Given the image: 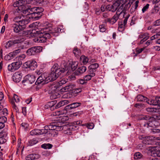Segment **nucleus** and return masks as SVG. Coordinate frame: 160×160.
Returning <instances> with one entry per match:
<instances>
[{
    "instance_id": "nucleus-1",
    "label": "nucleus",
    "mask_w": 160,
    "mask_h": 160,
    "mask_svg": "<svg viewBox=\"0 0 160 160\" xmlns=\"http://www.w3.org/2000/svg\"><path fill=\"white\" fill-rule=\"evenodd\" d=\"M51 28H45L42 29L40 31H33V33L34 34L39 33L42 34L44 35L43 37H41L38 38L37 39L38 42L42 43L46 42L47 39L50 38L52 36H56L61 31V29L58 27L54 28V29L51 30Z\"/></svg>"
},
{
    "instance_id": "nucleus-2",
    "label": "nucleus",
    "mask_w": 160,
    "mask_h": 160,
    "mask_svg": "<svg viewBox=\"0 0 160 160\" xmlns=\"http://www.w3.org/2000/svg\"><path fill=\"white\" fill-rule=\"evenodd\" d=\"M63 123L59 122H54L51 123L48 126H45L44 127L45 130L47 131L48 130H56L57 131H60L63 129H67L70 130L73 129H75V127L74 126H64L63 127Z\"/></svg>"
},
{
    "instance_id": "nucleus-3",
    "label": "nucleus",
    "mask_w": 160,
    "mask_h": 160,
    "mask_svg": "<svg viewBox=\"0 0 160 160\" xmlns=\"http://www.w3.org/2000/svg\"><path fill=\"white\" fill-rule=\"evenodd\" d=\"M39 22H33L31 24H30L29 26V27L30 28H32L33 29L32 31L31 30L28 31V32H27V34L30 35L29 38H31V37H37L34 39L35 41L36 42H37V39L38 38L41 37H43L44 35H42V34H41L39 33H37L38 34H36V35H35V34H34V33H33V31H40L41 29L45 28H43L42 29L38 28L39 26Z\"/></svg>"
},
{
    "instance_id": "nucleus-4",
    "label": "nucleus",
    "mask_w": 160,
    "mask_h": 160,
    "mask_svg": "<svg viewBox=\"0 0 160 160\" xmlns=\"http://www.w3.org/2000/svg\"><path fill=\"white\" fill-rule=\"evenodd\" d=\"M64 68H59L52 71L48 76L47 75V80L48 83L50 82L56 80L59 76L65 72Z\"/></svg>"
},
{
    "instance_id": "nucleus-5",
    "label": "nucleus",
    "mask_w": 160,
    "mask_h": 160,
    "mask_svg": "<svg viewBox=\"0 0 160 160\" xmlns=\"http://www.w3.org/2000/svg\"><path fill=\"white\" fill-rule=\"evenodd\" d=\"M25 40V37L23 36H18L14 40H9L5 44V47L7 49L12 47L15 44H19L23 42Z\"/></svg>"
},
{
    "instance_id": "nucleus-6",
    "label": "nucleus",
    "mask_w": 160,
    "mask_h": 160,
    "mask_svg": "<svg viewBox=\"0 0 160 160\" xmlns=\"http://www.w3.org/2000/svg\"><path fill=\"white\" fill-rule=\"evenodd\" d=\"M26 24H18V25L14 23H12L11 25V27L15 32L18 33L25 29L26 27Z\"/></svg>"
},
{
    "instance_id": "nucleus-7",
    "label": "nucleus",
    "mask_w": 160,
    "mask_h": 160,
    "mask_svg": "<svg viewBox=\"0 0 160 160\" xmlns=\"http://www.w3.org/2000/svg\"><path fill=\"white\" fill-rule=\"evenodd\" d=\"M35 78L36 77L33 75L28 74L25 77L24 79L22 81V83L24 85L32 83L35 82Z\"/></svg>"
},
{
    "instance_id": "nucleus-8",
    "label": "nucleus",
    "mask_w": 160,
    "mask_h": 160,
    "mask_svg": "<svg viewBox=\"0 0 160 160\" xmlns=\"http://www.w3.org/2000/svg\"><path fill=\"white\" fill-rule=\"evenodd\" d=\"M22 61H18L12 63L11 64L9 65L8 66V69L12 72H14L18 69L22 64Z\"/></svg>"
},
{
    "instance_id": "nucleus-9",
    "label": "nucleus",
    "mask_w": 160,
    "mask_h": 160,
    "mask_svg": "<svg viewBox=\"0 0 160 160\" xmlns=\"http://www.w3.org/2000/svg\"><path fill=\"white\" fill-rule=\"evenodd\" d=\"M78 62H69V65L68 66V68L67 69H66V68H65V71L67 72V73L68 74H69V73H70L72 72L75 70L78 66Z\"/></svg>"
},
{
    "instance_id": "nucleus-10",
    "label": "nucleus",
    "mask_w": 160,
    "mask_h": 160,
    "mask_svg": "<svg viewBox=\"0 0 160 160\" xmlns=\"http://www.w3.org/2000/svg\"><path fill=\"white\" fill-rule=\"evenodd\" d=\"M13 21L14 22L18 24H28L29 22V20L24 19L23 17L20 16H18L13 17Z\"/></svg>"
},
{
    "instance_id": "nucleus-11",
    "label": "nucleus",
    "mask_w": 160,
    "mask_h": 160,
    "mask_svg": "<svg viewBox=\"0 0 160 160\" xmlns=\"http://www.w3.org/2000/svg\"><path fill=\"white\" fill-rule=\"evenodd\" d=\"M47 74L44 73L41 74L40 76H39L35 82V84H39L42 83V85L47 83H48V81H46L47 80Z\"/></svg>"
},
{
    "instance_id": "nucleus-12",
    "label": "nucleus",
    "mask_w": 160,
    "mask_h": 160,
    "mask_svg": "<svg viewBox=\"0 0 160 160\" xmlns=\"http://www.w3.org/2000/svg\"><path fill=\"white\" fill-rule=\"evenodd\" d=\"M30 0H13V6L14 7H18L30 3Z\"/></svg>"
},
{
    "instance_id": "nucleus-13",
    "label": "nucleus",
    "mask_w": 160,
    "mask_h": 160,
    "mask_svg": "<svg viewBox=\"0 0 160 160\" xmlns=\"http://www.w3.org/2000/svg\"><path fill=\"white\" fill-rule=\"evenodd\" d=\"M24 65L26 68H30L31 69L34 70L37 67V63L34 60H30L25 63Z\"/></svg>"
},
{
    "instance_id": "nucleus-14",
    "label": "nucleus",
    "mask_w": 160,
    "mask_h": 160,
    "mask_svg": "<svg viewBox=\"0 0 160 160\" xmlns=\"http://www.w3.org/2000/svg\"><path fill=\"white\" fill-rule=\"evenodd\" d=\"M39 47H33L28 49L26 52L29 56L34 55L39 52Z\"/></svg>"
},
{
    "instance_id": "nucleus-15",
    "label": "nucleus",
    "mask_w": 160,
    "mask_h": 160,
    "mask_svg": "<svg viewBox=\"0 0 160 160\" xmlns=\"http://www.w3.org/2000/svg\"><path fill=\"white\" fill-rule=\"evenodd\" d=\"M119 15L118 14L116 13L112 18H107L105 19L104 21V22L105 23L109 22L112 24H113L118 19Z\"/></svg>"
},
{
    "instance_id": "nucleus-16",
    "label": "nucleus",
    "mask_w": 160,
    "mask_h": 160,
    "mask_svg": "<svg viewBox=\"0 0 160 160\" xmlns=\"http://www.w3.org/2000/svg\"><path fill=\"white\" fill-rule=\"evenodd\" d=\"M22 78V74L19 72H16L12 77L13 81L16 83L19 82L21 80Z\"/></svg>"
},
{
    "instance_id": "nucleus-17",
    "label": "nucleus",
    "mask_w": 160,
    "mask_h": 160,
    "mask_svg": "<svg viewBox=\"0 0 160 160\" xmlns=\"http://www.w3.org/2000/svg\"><path fill=\"white\" fill-rule=\"evenodd\" d=\"M82 121H78L74 122H73L74 125H72V126L63 125V127H64V126H67V127L74 126V127H76V128H75L76 129L75 130L73 129L72 130H67V129H64V130L66 131L67 132H65V133L70 134L71 133H72L71 131H74V130H77L78 129V126H76V125H80L82 123Z\"/></svg>"
},
{
    "instance_id": "nucleus-18",
    "label": "nucleus",
    "mask_w": 160,
    "mask_h": 160,
    "mask_svg": "<svg viewBox=\"0 0 160 160\" xmlns=\"http://www.w3.org/2000/svg\"><path fill=\"white\" fill-rule=\"evenodd\" d=\"M119 5L117 2L114 3L113 5H107L106 11L114 12L118 9Z\"/></svg>"
},
{
    "instance_id": "nucleus-19",
    "label": "nucleus",
    "mask_w": 160,
    "mask_h": 160,
    "mask_svg": "<svg viewBox=\"0 0 160 160\" xmlns=\"http://www.w3.org/2000/svg\"><path fill=\"white\" fill-rule=\"evenodd\" d=\"M40 157V156L38 154H31L27 156L26 157L27 160H32L38 159Z\"/></svg>"
},
{
    "instance_id": "nucleus-20",
    "label": "nucleus",
    "mask_w": 160,
    "mask_h": 160,
    "mask_svg": "<svg viewBox=\"0 0 160 160\" xmlns=\"http://www.w3.org/2000/svg\"><path fill=\"white\" fill-rule=\"evenodd\" d=\"M57 102L56 100H54L47 103L46 105L45 106V108H50L51 110H53L55 108L54 105L56 104Z\"/></svg>"
},
{
    "instance_id": "nucleus-21",
    "label": "nucleus",
    "mask_w": 160,
    "mask_h": 160,
    "mask_svg": "<svg viewBox=\"0 0 160 160\" xmlns=\"http://www.w3.org/2000/svg\"><path fill=\"white\" fill-rule=\"evenodd\" d=\"M146 110L148 112H157L160 114V107L158 108H146Z\"/></svg>"
},
{
    "instance_id": "nucleus-22",
    "label": "nucleus",
    "mask_w": 160,
    "mask_h": 160,
    "mask_svg": "<svg viewBox=\"0 0 160 160\" xmlns=\"http://www.w3.org/2000/svg\"><path fill=\"white\" fill-rule=\"evenodd\" d=\"M87 68L85 66H82L78 68L76 71H75V74L77 75L83 73L86 70Z\"/></svg>"
},
{
    "instance_id": "nucleus-23",
    "label": "nucleus",
    "mask_w": 160,
    "mask_h": 160,
    "mask_svg": "<svg viewBox=\"0 0 160 160\" xmlns=\"http://www.w3.org/2000/svg\"><path fill=\"white\" fill-rule=\"evenodd\" d=\"M140 139H142V142L146 144H149L151 143V141L148 137H144L142 136H140L139 137Z\"/></svg>"
},
{
    "instance_id": "nucleus-24",
    "label": "nucleus",
    "mask_w": 160,
    "mask_h": 160,
    "mask_svg": "<svg viewBox=\"0 0 160 160\" xmlns=\"http://www.w3.org/2000/svg\"><path fill=\"white\" fill-rule=\"evenodd\" d=\"M136 99L138 101L146 102L147 103L148 100L146 97L141 95H138Z\"/></svg>"
},
{
    "instance_id": "nucleus-25",
    "label": "nucleus",
    "mask_w": 160,
    "mask_h": 160,
    "mask_svg": "<svg viewBox=\"0 0 160 160\" xmlns=\"http://www.w3.org/2000/svg\"><path fill=\"white\" fill-rule=\"evenodd\" d=\"M124 6L123 5H122L118 8L116 13L119 15H122L123 17H124V15L125 14V11L124 9Z\"/></svg>"
},
{
    "instance_id": "nucleus-26",
    "label": "nucleus",
    "mask_w": 160,
    "mask_h": 160,
    "mask_svg": "<svg viewBox=\"0 0 160 160\" xmlns=\"http://www.w3.org/2000/svg\"><path fill=\"white\" fill-rule=\"evenodd\" d=\"M158 147L157 146L153 147L152 149H153L154 151L152 152L151 153L152 155H153L154 157L157 156L160 157V150H156V148Z\"/></svg>"
},
{
    "instance_id": "nucleus-27",
    "label": "nucleus",
    "mask_w": 160,
    "mask_h": 160,
    "mask_svg": "<svg viewBox=\"0 0 160 160\" xmlns=\"http://www.w3.org/2000/svg\"><path fill=\"white\" fill-rule=\"evenodd\" d=\"M69 102L67 100H64L59 102L55 106V108H58L61 106H63L65 104H68Z\"/></svg>"
},
{
    "instance_id": "nucleus-28",
    "label": "nucleus",
    "mask_w": 160,
    "mask_h": 160,
    "mask_svg": "<svg viewBox=\"0 0 160 160\" xmlns=\"http://www.w3.org/2000/svg\"><path fill=\"white\" fill-rule=\"evenodd\" d=\"M13 98L14 100H12L11 102L12 103V107L13 108H15L16 109V106L14 102L13 101L14 100L16 102H18L20 101V98L18 96L15 94H14Z\"/></svg>"
},
{
    "instance_id": "nucleus-29",
    "label": "nucleus",
    "mask_w": 160,
    "mask_h": 160,
    "mask_svg": "<svg viewBox=\"0 0 160 160\" xmlns=\"http://www.w3.org/2000/svg\"><path fill=\"white\" fill-rule=\"evenodd\" d=\"M49 87L50 89L51 90V92H53L55 91L58 88L59 86L58 83H53L51 84Z\"/></svg>"
},
{
    "instance_id": "nucleus-30",
    "label": "nucleus",
    "mask_w": 160,
    "mask_h": 160,
    "mask_svg": "<svg viewBox=\"0 0 160 160\" xmlns=\"http://www.w3.org/2000/svg\"><path fill=\"white\" fill-rule=\"evenodd\" d=\"M75 86L74 85H69L63 88V89L65 90V92H69L73 89Z\"/></svg>"
},
{
    "instance_id": "nucleus-31",
    "label": "nucleus",
    "mask_w": 160,
    "mask_h": 160,
    "mask_svg": "<svg viewBox=\"0 0 160 160\" xmlns=\"http://www.w3.org/2000/svg\"><path fill=\"white\" fill-rule=\"evenodd\" d=\"M80 60L84 64H86L88 62V59L84 55H82L80 57Z\"/></svg>"
},
{
    "instance_id": "nucleus-32",
    "label": "nucleus",
    "mask_w": 160,
    "mask_h": 160,
    "mask_svg": "<svg viewBox=\"0 0 160 160\" xmlns=\"http://www.w3.org/2000/svg\"><path fill=\"white\" fill-rule=\"evenodd\" d=\"M38 141L36 138H33L29 140L28 142V144L29 146H32L37 144Z\"/></svg>"
},
{
    "instance_id": "nucleus-33",
    "label": "nucleus",
    "mask_w": 160,
    "mask_h": 160,
    "mask_svg": "<svg viewBox=\"0 0 160 160\" xmlns=\"http://www.w3.org/2000/svg\"><path fill=\"white\" fill-rule=\"evenodd\" d=\"M41 16L38 14V13H33L31 15V16H29L30 18L34 19H38L41 18Z\"/></svg>"
},
{
    "instance_id": "nucleus-34",
    "label": "nucleus",
    "mask_w": 160,
    "mask_h": 160,
    "mask_svg": "<svg viewBox=\"0 0 160 160\" xmlns=\"http://www.w3.org/2000/svg\"><path fill=\"white\" fill-rule=\"evenodd\" d=\"M149 36L147 33H142L139 36L138 38H144V39L145 40H147L149 38Z\"/></svg>"
},
{
    "instance_id": "nucleus-35",
    "label": "nucleus",
    "mask_w": 160,
    "mask_h": 160,
    "mask_svg": "<svg viewBox=\"0 0 160 160\" xmlns=\"http://www.w3.org/2000/svg\"><path fill=\"white\" fill-rule=\"evenodd\" d=\"M52 146V145L50 143H44L41 145V147L45 149H50Z\"/></svg>"
},
{
    "instance_id": "nucleus-36",
    "label": "nucleus",
    "mask_w": 160,
    "mask_h": 160,
    "mask_svg": "<svg viewBox=\"0 0 160 160\" xmlns=\"http://www.w3.org/2000/svg\"><path fill=\"white\" fill-rule=\"evenodd\" d=\"M32 8L27 9L24 11V13L25 14H27V15H29V16H31V15L34 13V12L32 11Z\"/></svg>"
},
{
    "instance_id": "nucleus-37",
    "label": "nucleus",
    "mask_w": 160,
    "mask_h": 160,
    "mask_svg": "<svg viewBox=\"0 0 160 160\" xmlns=\"http://www.w3.org/2000/svg\"><path fill=\"white\" fill-rule=\"evenodd\" d=\"M143 126L147 128L149 127H153L154 126V124L152 122L149 121L148 122H147L145 123Z\"/></svg>"
},
{
    "instance_id": "nucleus-38",
    "label": "nucleus",
    "mask_w": 160,
    "mask_h": 160,
    "mask_svg": "<svg viewBox=\"0 0 160 160\" xmlns=\"http://www.w3.org/2000/svg\"><path fill=\"white\" fill-rule=\"evenodd\" d=\"M142 155L139 152H137L134 154V158L135 159H138L142 158Z\"/></svg>"
},
{
    "instance_id": "nucleus-39",
    "label": "nucleus",
    "mask_w": 160,
    "mask_h": 160,
    "mask_svg": "<svg viewBox=\"0 0 160 160\" xmlns=\"http://www.w3.org/2000/svg\"><path fill=\"white\" fill-rule=\"evenodd\" d=\"M39 131V129H35L32 131L30 132V134L31 135H39L38 131Z\"/></svg>"
},
{
    "instance_id": "nucleus-40",
    "label": "nucleus",
    "mask_w": 160,
    "mask_h": 160,
    "mask_svg": "<svg viewBox=\"0 0 160 160\" xmlns=\"http://www.w3.org/2000/svg\"><path fill=\"white\" fill-rule=\"evenodd\" d=\"M98 67L99 65L98 63H94L90 65L89 67V68H91L93 70L95 69L96 70Z\"/></svg>"
},
{
    "instance_id": "nucleus-41",
    "label": "nucleus",
    "mask_w": 160,
    "mask_h": 160,
    "mask_svg": "<svg viewBox=\"0 0 160 160\" xmlns=\"http://www.w3.org/2000/svg\"><path fill=\"white\" fill-rule=\"evenodd\" d=\"M73 52L75 55L77 57H78L79 56V54H80V51L77 48H74Z\"/></svg>"
},
{
    "instance_id": "nucleus-42",
    "label": "nucleus",
    "mask_w": 160,
    "mask_h": 160,
    "mask_svg": "<svg viewBox=\"0 0 160 160\" xmlns=\"http://www.w3.org/2000/svg\"><path fill=\"white\" fill-rule=\"evenodd\" d=\"M26 57V55L24 54H22L20 55L17 56L16 58L17 60H18V61H21L23 60Z\"/></svg>"
},
{
    "instance_id": "nucleus-43",
    "label": "nucleus",
    "mask_w": 160,
    "mask_h": 160,
    "mask_svg": "<svg viewBox=\"0 0 160 160\" xmlns=\"http://www.w3.org/2000/svg\"><path fill=\"white\" fill-rule=\"evenodd\" d=\"M13 57L10 52L8 54L6 55L5 57V59L7 61H9L12 59Z\"/></svg>"
},
{
    "instance_id": "nucleus-44",
    "label": "nucleus",
    "mask_w": 160,
    "mask_h": 160,
    "mask_svg": "<svg viewBox=\"0 0 160 160\" xmlns=\"http://www.w3.org/2000/svg\"><path fill=\"white\" fill-rule=\"evenodd\" d=\"M132 2H130V1L127 3H126L124 4V9L125 11L126 10L128 9L130 7L131 4H132Z\"/></svg>"
},
{
    "instance_id": "nucleus-45",
    "label": "nucleus",
    "mask_w": 160,
    "mask_h": 160,
    "mask_svg": "<svg viewBox=\"0 0 160 160\" xmlns=\"http://www.w3.org/2000/svg\"><path fill=\"white\" fill-rule=\"evenodd\" d=\"M38 3L40 5L45 6L47 4L48 1L45 0H39L38 1Z\"/></svg>"
},
{
    "instance_id": "nucleus-46",
    "label": "nucleus",
    "mask_w": 160,
    "mask_h": 160,
    "mask_svg": "<svg viewBox=\"0 0 160 160\" xmlns=\"http://www.w3.org/2000/svg\"><path fill=\"white\" fill-rule=\"evenodd\" d=\"M21 50L20 49H18L12 52H11L10 53L12 54V55L13 56V58L16 56V55L20 52Z\"/></svg>"
},
{
    "instance_id": "nucleus-47",
    "label": "nucleus",
    "mask_w": 160,
    "mask_h": 160,
    "mask_svg": "<svg viewBox=\"0 0 160 160\" xmlns=\"http://www.w3.org/2000/svg\"><path fill=\"white\" fill-rule=\"evenodd\" d=\"M88 74L90 75L92 77L95 76V72L96 71L95 69H92L91 68H89Z\"/></svg>"
},
{
    "instance_id": "nucleus-48",
    "label": "nucleus",
    "mask_w": 160,
    "mask_h": 160,
    "mask_svg": "<svg viewBox=\"0 0 160 160\" xmlns=\"http://www.w3.org/2000/svg\"><path fill=\"white\" fill-rule=\"evenodd\" d=\"M99 28L100 32H104L106 30L105 25L103 24L99 25Z\"/></svg>"
},
{
    "instance_id": "nucleus-49",
    "label": "nucleus",
    "mask_w": 160,
    "mask_h": 160,
    "mask_svg": "<svg viewBox=\"0 0 160 160\" xmlns=\"http://www.w3.org/2000/svg\"><path fill=\"white\" fill-rule=\"evenodd\" d=\"M67 82V80L64 79H62L61 80L58 82V84L60 86L65 84Z\"/></svg>"
},
{
    "instance_id": "nucleus-50",
    "label": "nucleus",
    "mask_w": 160,
    "mask_h": 160,
    "mask_svg": "<svg viewBox=\"0 0 160 160\" xmlns=\"http://www.w3.org/2000/svg\"><path fill=\"white\" fill-rule=\"evenodd\" d=\"M125 25L122 23H119L118 24V30L119 31L122 32L123 31L124 29V27Z\"/></svg>"
},
{
    "instance_id": "nucleus-51",
    "label": "nucleus",
    "mask_w": 160,
    "mask_h": 160,
    "mask_svg": "<svg viewBox=\"0 0 160 160\" xmlns=\"http://www.w3.org/2000/svg\"><path fill=\"white\" fill-rule=\"evenodd\" d=\"M71 104L73 107V109H74L81 106V103L80 102H74L71 103Z\"/></svg>"
},
{
    "instance_id": "nucleus-52",
    "label": "nucleus",
    "mask_w": 160,
    "mask_h": 160,
    "mask_svg": "<svg viewBox=\"0 0 160 160\" xmlns=\"http://www.w3.org/2000/svg\"><path fill=\"white\" fill-rule=\"evenodd\" d=\"M72 105L71 104L68 105L65 108V110H66L67 111H69L71 109H74Z\"/></svg>"
},
{
    "instance_id": "nucleus-53",
    "label": "nucleus",
    "mask_w": 160,
    "mask_h": 160,
    "mask_svg": "<svg viewBox=\"0 0 160 160\" xmlns=\"http://www.w3.org/2000/svg\"><path fill=\"white\" fill-rule=\"evenodd\" d=\"M77 82L81 84H85L87 83V82L86 81L84 78L83 79H78L77 81Z\"/></svg>"
},
{
    "instance_id": "nucleus-54",
    "label": "nucleus",
    "mask_w": 160,
    "mask_h": 160,
    "mask_svg": "<svg viewBox=\"0 0 160 160\" xmlns=\"http://www.w3.org/2000/svg\"><path fill=\"white\" fill-rule=\"evenodd\" d=\"M48 132V131H47L46 130H45L44 129H39V131H38L39 135L46 134Z\"/></svg>"
},
{
    "instance_id": "nucleus-55",
    "label": "nucleus",
    "mask_w": 160,
    "mask_h": 160,
    "mask_svg": "<svg viewBox=\"0 0 160 160\" xmlns=\"http://www.w3.org/2000/svg\"><path fill=\"white\" fill-rule=\"evenodd\" d=\"M149 4H147L142 8V11L143 13H144L145 12L147 11L149 8Z\"/></svg>"
},
{
    "instance_id": "nucleus-56",
    "label": "nucleus",
    "mask_w": 160,
    "mask_h": 160,
    "mask_svg": "<svg viewBox=\"0 0 160 160\" xmlns=\"http://www.w3.org/2000/svg\"><path fill=\"white\" fill-rule=\"evenodd\" d=\"M92 77L90 75L88 74V75L84 76L83 78L87 82V81H89L91 80Z\"/></svg>"
},
{
    "instance_id": "nucleus-57",
    "label": "nucleus",
    "mask_w": 160,
    "mask_h": 160,
    "mask_svg": "<svg viewBox=\"0 0 160 160\" xmlns=\"http://www.w3.org/2000/svg\"><path fill=\"white\" fill-rule=\"evenodd\" d=\"M141 120L148 121L150 119V118L147 116H143L140 118Z\"/></svg>"
},
{
    "instance_id": "nucleus-58",
    "label": "nucleus",
    "mask_w": 160,
    "mask_h": 160,
    "mask_svg": "<svg viewBox=\"0 0 160 160\" xmlns=\"http://www.w3.org/2000/svg\"><path fill=\"white\" fill-rule=\"evenodd\" d=\"M21 126H22L23 128L26 129L28 127V124L27 123L23 122L21 124Z\"/></svg>"
},
{
    "instance_id": "nucleus-59",
    "label": "nucleus",
    "mask_w": 160,
    "mask_h": 160,
    "mask_svg": "<svg viewBox=\"0 0 160 160\" xmlns=\"http://www.w3.org/2000/svg\"><path fill=\"white\" fill-rule=\"evenodd\" d=\"M144 105L141 103H136L134 105V107L136 108H141L143 107Z\"/></svg>"
},
{
    "instance_id": "nucleus-60",
    "label": "nucleus",
    "mask_w": 160,
    "mask_h": 160,
    "mask_svg": "<svg viewBox=\"0 0 160 160\" xmlns=\"http://www.w3.org/2000/svg\"><path fill=\"white\" fill-rule=\"evenodd\" d=\"M43 11V9L39 7H38V14L42 16V12Z\"/></svg>"
},
{
    "instance_id": "nucleus-61",
    "label": "nucleus",
    "mask_w": 160,
    "mask_h": 160,
    "mask_svg": "<svg viewBox=\"0 0 160 160\" xmlns=\"http://www.w3.org/2000/svg\"><path fill=\"white\" fill-rule=\"evenodd\" d=\"M73 92L75 93H78L82 92V90L81 88L73 89Z\"/></svg>"
},
{
    "instance_id": "nucleus-62",
    "label": "nucleus",
    "mask_w": 160,
    "mask_h": 160,
    "mask_svg": "<svg viewBox=\"0 0 160 160\" xmlns=\"http://www.w3.org/2000/svg\"><path fill=\"white\" fill-rule=\"evenodd\" d=\"M154 26H157L160 25V19L157 20L153 23Z\"/></svg>"
},
{
    "instance_id": "nucleus-63",
    "label": "nucleus",
    "mask_w": 160,
    "mask_h": 160,
    "mask_svg": "<svg viewBox=\"0 0 160 160\" xmlns=\"http://www.w3.org/2000/svg\"><path fill=\"white\" fill-rule=\"evenodd\" d=\"M94 124L93 123L88 124L87 125V127L88 128L90 129H92L94 127Z\"/></svg>"
},
{
    "instance_id": "nucleus-64",
    "label": "nucleus",
    "mask_w": 160,
    "mask_h": 160,
    "mask_svg": "<svg viewBox=\"0 0 160 160\" xmlns=\"http://www.w3.org/2000/svg\"><path fill=\"white\" fill-rule=\"evenodd\" d=\"M144 48L136 49V52L137 54H139L141 53L144 49Z\"/></svg>"
}]
</instances>
